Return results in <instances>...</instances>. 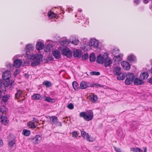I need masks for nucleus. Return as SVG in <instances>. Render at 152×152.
Segmentation results:
<instances>
[{
	"mask_svg": "<svg viewBox=\"0 0 152 152\" xmlns=\"http://www.w3.org/2000/svg\"><path fill=\"white\" fill-rule=\"evenodd\" d=\"M134 3L136 4H138L140 1L141 0H134Z\"/></svg>",
	"mask_w": 152,
	"mask_h": 152,
	"instance_id": "nucleus-51",
	"label": "nucleus"
},
{
	"mask_svg": "<svg viewBox=\"0 0 152 152\" xmlns=\"http://www.w3.org/2000/svg\"><path fill=\"white\" fill-rule=\"evenodd\" d=\"M96 84V85H94L93 87H94L95 86H98L99 87H101L102 86H101L100 84L94 83V84Z\"/></svg>",
	"mask_w": 152,
	"mask_h": 152,
	"instance_id": "nucleus-56",
	"label": "nucleus"
},
{
	"mask_svg": "<svg viewBox=\"0 0 152 152\" xmlns=\"http://www.w3.org/2000/svg\"><path fill=\"white\" fill-rule=\"evenodd\" d=\"M119 51V50H116V49H113V54L114 58H113V60L114 61H117L118 62L121 59V56L120 55H118L116 56V52H118Z\"/></svg>",
	"mask_w": 152,
	"mask_h": 152,
	"instance_id": "nucleus-10",
	"label": "nucleus"
},
{
	"mask_svg": "<svg viewBox=\"0 0 152 152\" xmlns=\"http://www.w3.org/2000/svg\"><path fill=\"white\" fill-rule=\"evenodd\" d=\"M10 96L9 95H6L3 96L2 97V101L4 102H6L9 99Z\"/></svg>",
	"mask_w": 152,
	"mask_h": 152,
	"instance_id": "nucleus-37",
	"label": "nucleus"
},
{
	"mask_svg": "<svg viewBox=\"0 0 152 152\" xmlns=\"http://www.w3.org/2000/svg\"><path fill=\"white\" fill-rule=\"evenodd\" d=\"M125 77H126V79L125 81V83L126 85H129L134 81L135 76L134 74L129 72L126 75H125Z\"/></svg>",
	"mask_w": 152,
	"mask_h": 152,
	"instance_id": "nucleus-3",
	"label": "nucleus"
},
{
	"mask_svg": "<svg viewBox=\"0 0 152 152\" xmlns=\"http://www.w3.org/2000/svg\"><path fill=\"white\" fill-rule=\"evenodd\" d=\"M100 73L99 72L92 71L90 72V75H99Z\"/></svg>",
	"mask_w": 152,
	"mask_h": 152,
	"instance_id": "nucleus-43",
	"label": "nucleus"
},
{
	"mask_svg": "<svg viewBox=\"0 0 152 152\" xmlns=\"http://www.w3.org/2000/svg\"><path fill=\"white\" fill-rule=\"evenodd\" d=\"M48 58L49 60L50 61H53V60L54 58L52 56H49Z\"/></svg>",
	"mask_w": 152,
	"mask_h": 152,
	"instance_id": "nucleus-54",
	"label": "nucleus"
},
{
	"mask_svg": "<svg viewBox=\"0 0 152 152\" xmlns=\"http://www.w3.org/2000/svg\"><path fill=\"white\" fill-rule=\"evenodd\" d=\"M88 58V53L84 54L82 56V60H86Z\"/></svg>",
	"mask_w": 152,
	"mask_h": 152,
	"instance_id": "nucleus-41",
	"label": "nucleus"
},
{
	"mask_svg": "<svg viewBox=\"0 0 152 152\" xmlns=\"http://www.w3.org/2000/svg\"><path fill=\"white\" fill-rule=\"evenodd\" d=\"M72 136L74 137H76L78 136V133L77 131H74L72 133Z\"/></svg>",
	"mask_w": 152,
	"mask_h": 152,
	"instance_id": "nucleus-46",
	"label": "nucleus"
},
{
	"mask_svg": "<svg viewBox=\"0 0 152 152\" xmlns=\"http://www.w3.org/2000/svg\"><path fill=\"white\" fill-rule=\"evenodd\" d=\"M41 137L40 136L38 135H37L33 138H32L31 139L34 140V142L35 144H38L39 143L41 140Z\"/></svg>",
	"mask_w": 152,
	"mask_h": 152,
	"instance_id": "nucleus-24",
	"label": "nucleus"
},
{
	"mask_svg": "<svg viewBox=\"0 0 152 152\" xmlns=\"http://www.w3.org/2000/svg\"><path fill=\"white\" fill-rule=\"evenodd\" d=\"M114 73L115 75L118 76L117 79L119 80H123L125 77V74L121 72V68L118 67L114 68Z\"/></svg>",
	"mask_w": 152,
	"mask_h": 152,
	"instance_id": "nucleus-2",
	"label": "nucleus"
},
{
	"mask_svg": "<svg viewBox=\"0 0 152 152\" xmlns=\"http://www.w3.org/2000/svg\"><path fill=\"white\" fill-rule=\"evenodd\" d=\"M20 73V70L19 69H17L15 71L14 74V75L15 77H16Z\"/></svg>",
	"mask_w": 152,
	"mask_h": 152,
	"instance_id": "nucleus-44",
	"label": "nucleus"
},
{
	"mask_svg": "<svg viewBox=\"0 0 152 152\" xmlns=\"http://www.w3.org/2000/svg\"><path fill=\"white\" fill-rule=\"evenodd\" d=\"M69 42H69L68 41L63 40L60 42V43L61 45L66 47L69 44Z\"/></svg>",
	"mask_w": 152,
	"mask_h": 152,
	"instance_id": "nucleus-35",
	"label": "nucleus"
},
{
	"mask_svg": "<svg viewBox=\"0 0 152 152\" xmlns=\"http://www.w3.org/2000/svg\"><path fill=\"white\" fill-rule=\"evenodd\" d=\"M30 131L26 129H24L22 131V134L26 136H29L30 134Z\"/></svg>",
	"mask_w": 152,
	"mask_h": 152,
	"instance_id": "nucleus-32",
	"label": "nucleus"
},
{
	"mask_svg": "<svg viewBox=\"0 0 152 152\" xmlns=\"http://www.w3.org/2000/svg\"><path fill=\"white\" fill-rule=\"evenodd\" d=\"M34 49L33 46L31 44H28L26 47V55H29L31 51H32Z\"/></svg>",
	"mask_w": 152,
	"mask_h": 152,
	"instance_id": "nucleus-9",
	"label": "nucleus"
},
{
	"mask_svg": "<svg viewBox=\"0 0 152 152\" xmlns=\"http://www.w3.org/2000/svg\"><path fill=\"white\" fill-rule=\"evenodd\" d=\"M148 76V74L147 72H143L140 74V77L142 79L145 80L147 78Z\"/></svg>",
	"mask_w": 152,
	"mask_h": 152,
	"instance_id": "nucleus-26",
	"label": "nucleus"
},
{
	"mask_svg": "<svg viewBox=\"0 0 152 152\" xmlns=\"http://www.w3.org/2000/svg\"><path fill=\"white\" fill-rule=\"evenodd\" d=\"M89 60L90 62H94L95 60V56L94 53H92L90 54L89 56Z\"/></svg>",
	"mask_w": 152,
	"mask_h": 152,
	"instance_id": "nucleus-31",
	"label": "nucleus"
},
{
	"mask_svg": "<svg viewBox=\"0 0 152 152\" xmlns=\"http://www.w3.org/2000/svg\"><path fill=\"white\" fill-rule=\"evenodd\" d=\"M79 42V41L78 40L75 39L72 41L71 42L70 41V42H71L72 43L74 44L75 45L78 44V42Z\"/></svg>",
	"mask_w": 152,
	"mask_h": 152,
	"instance_id": "nucleus-49",
	"label": "nucleus"
},
{
	"mask_svg": "<svg viewBox=\"0 0 152 152\" xmlns=\"http://www.w3.org/2000/svg\"><path fill=\"white\" fill-rule=\"evenodd\" d=\"M22 62L21 59H17L15 60L14 62V66L16 67H19L22 64Z\"/></svg>",
	"mask_w": 152,
	"mask_h": 152,
	"instance_id": "nucleus-15",
	"label": "nucleus"
},
{
	"mask_svg": "<svg viewBox=\"0 0 152 152\" xmlns=\"http://www.w3.org/2000/svg\"><path fill=\"white\" fill-rule=\"evenodd\" d=\"M114 148L115 151L117 152H121V150L120 148H117L116 147H114Z\"/></svg>",
	"mask_w": 152,
	"mask_h": 152,
	"instance_id": "nucleus-50",
	"label": "nucleus"
},
{
	"mask_svg": "<svg viewBox=\"0 0 152 152\" xmlns=\"http://www.w3.org/2000/svg\"><path fill=\"white\" fill-rule=\"evenodd\" d=\"M83 52L80 50L77 49L73 51V55L75 58H80Z\"/></svg>",
	"mask_w": 152,
	"mask_h": 152,
	"instance_id": "nucleus-7",
	"label": "nucleus"
},
{
	"mask_svg": "<svg viewBox=\"0 0 152 152\" xmlns=\"http://www.w3.org/2000/svg\"><path fill=\"white\" fill-rule=\"evenodd\" d=\"M81 135L84 138H86L88 141H91L89 135L85 132L83 131H81Z\"/></svg>",
	"mask_w": 152,
	"mask_h": 152,
	"instance_id": "nucleus-19",
	"label": "nucleus"
},
{
	"mask_svg": "<svg viewBox=\"0 0 152 152\" xmlns=\"http://www.w3.org/2000/svg\"><path fill=\"white\" fill-rule=\"evenodd\" d=\"M67 107L69 109L72 110L74 108V105L72 103H70L67 105Z\"/></svg>",
	"mask_w": 152,
	"mask_h": 152,
	"instance_id": "nucleus-47",
	"label": "nucleus"
},
{
	"mask_svg": "<svg viewBox=\"0 0 152 152\" xmlns=\"http://www.w3.org/2000/svg\"><path fill=\"white\" fill-rule=\"evenodd\" d=\"M9 145L11 147L13 146L15 144V141L14 140H13L9 142Z\"/></svg>",
	"mask_w": 152,
	"mask_h": 152,
	"instance_id": "nucleus-48",
	"label": "nucleus"
},
{
	"mask_svg": "<svg viewBox=\"0 0 152 152\" xmlns=\"http://www.w3.org/2000/svg\"><path fill=\"white\" fill-rule=\"evenodd\" d=\"M40 97L41 96L39 94H34L33 96H32L31 99H32L35 100L39 99Z\"/></svg>",
	"mask_w": 152,
	"mask_h": 152,
	"instance_id": "nucleus-34",
	"label": "nucleus"
},
{
	"mask_svg": "<svg viewBox=\"0 0 152 152\" xmlns=\"http://www.w3.org/2000/svg\"><path fill=\"white\" fill-rule=\"evenodd\" d=\"M127 59L130 62H133L136 61V57L133 54H131L130 55L128 56Z\"/></svg>",
	"mask_w": 152,
	"mask_h": 152,
	"instance_id": "nucleus-21",
	"label": "nucleus"
},
{
	"mask_svg": "<svg viewBox=\"0 0 152 152\" xmlns=\"http://www.w3.org/2000/svg\"><path fill=\"white\" fill-rule=\"evenodd\" d=\"M56 14L50 11H49L48 13V17L50 18H53L55 17Z\"/></svg>",
	"mask_w": 152,
	"mask_h": 152,
	"instance_id": "nucleus-39",
	"label": "nucleus"
},
{
	"mask_svg": "<svg viewBox=\"0 0 152 152\" xmlns=\"http://www.w3.org/2000/svg\"><path fill=\"white\" fill-rule=\"evenodd\" d=\"M44 44L41 42H39L37 43L36 45V48L37 50H42L44 47Z\"/></svg>",
	"mask_w": 152,
	"mask_h": 152,
	"instance_id": "nucleus-23",
	"label": "nucleus"
},
{
	"mask_svg": "<svg viewBox=\"0 0 152 152\" xmlns=\"http://www.w3.org/2000/svg\"><path fill=\"white\" fill-rule=\"evenodd\" d=\"M72 85L73 88L75 90H77L80 88V87H79V85L77 81H74L72 83Z\"/></svg>",
	"mask_w": 152,
	"mask_h": 152,
	"instance_id": "nucleus-29",
	"label": "nucleus"
},
{
	"mask_svg": "<svg viewBox=\"0 0 152 152\" xmlns=\"http://www.w3.org/2000/svg\"><path fill=\"white\" fill-rule=\"evenodd\" d=\"M44 60L45 61V63H48L49 60L48 59V58H45L44 57Z\"/></svg>",
	"mask_w": 152,
	"mask_h": 152,
	"instance_id": "nucleus-52",
	"label": "nucleus"
},
{
	"mask_svg": "<svg viewBox=\"0 0 152 152\" xmlns=\"http://www.w3.org/2000/svg\"><path fill=\"white\" fill-rule=\"evenodd\" d=\"M61 51V54L63 55L66 56L68 58H70L72 56V52L69 48H64Z\"/></svg>",
	"mask_w": 152,
	"mask_h": 152,
	"instance_id": "nucleus-5",
	"label": "nucleus"
},
{
	"mask_svg": "<svg viewBox=\"0 0 152 152\" xmlns=\"http://www.w3.org/2000/svg\"><path fill=\"white\" fill-rule=\"evenodd\" d=\"M91 99L93 102H95L97 99V97L96 95H93L91 97Z\"/></svg>",
	"mask_w": 152,
	"mask_h": 152,
	"instance_id": "nucleus-42",
	"label": "nucleus"
},
{
	"mask_svg": "<svg viewBox=\"0 0 152 152\" xmlns=\"http://www.w3.org/2000/svg\"><path fill=\"white\" fill-rule=\"evenodd\" d=\"M43 84L45 85L47 87H49L51 86V83L48 81H45Z\"/></svg>",
	"mask_w": 152,
	"mask_h": 152,
	"instance_id": "nucleus-38",
	"label": "nucleus"
},
{
	"mask_svg": "<svg viewBox=\"0 0 152 152\" xmlns=\"http://www.w3.org/2000/svg\"><path fill=\"white\" fill-rule=\"evenodd\" d=\"M52 54L54 57L56 59L60 58L61 57V55L60 52L57 50H53Z\"/></svg>",
	"mask_w": 152,
	"mask_h": 152,
	"instance_id": "nucleus-14",
	"label": "nucleus"
},
{
	"mask_svg": "<svg viewBox=\"0 0 152 152\" xmlns=\"http://www.w3.org/2000/svg\"><path fill=\"white\" fill-rule=\"evenodd\" d=\"M123 69L126 70H129L130 68V65L129 63L126 61H123L121 63Z\"/></svg>",
	"mask_w": 152,
	"mask_h": 152,
	"instance_id": "nucleus-12",
	"label": "nucleus"
},
{
	"mask_svg": "<svg viewBox=\"0 0 152 152\" xmlns=\"http://www.w3.org/2000/svg\"><path fill=\"white\" fill-rule=\"evenodd\" d=\"M80 116L87 121L91 120L93 118V113L92 110H89L87 111L86 112H82L80 114Z\"/></svg>",
	"mask_w": 152,
	"mask_h": 152,
	"instance_id": "nucleus-1",
	"label": "nucleus"
},
{
	"mask_svg": "<svg viewBox=\"0 0 152 152\" xmlns=\"http://www.w3.org/2000/svg\"><path fill=\"white\" fill-rule=\"evenodd\" d=\"M14 83V80H11L10 81V85L12 86V84Z\"/></svg>",
	"mask_w": 152,
	"mask_h": 152,
	"instance_id": "nucleus-60",
	"label": "nucleus"
},
{
	"mask_svg": "<svg viewBox=\"0 0 152 152\" xmlns=\"http://www.w3.org/2000/svg\"><path fill=\"white\" fill-rule=\"evenodd\" d=\"M24 64L25 65H27L28 64H29V63L28 62H27L24 61Z\"/></svg>",
	"mask_w": 152,
	"mask_h": 152,
	"instance_id": "nucleus-62",
	"label": "nucleus"
},
{
	"mask_svg": "<svg viewBox=\"0 0 152 152\" xmlns=\"http://www.w3.org/2000/svg\"><path fill=\"white\" fill-rule=\"evenodd\" d=\"M57 123H58V125L61 126V124L60 122H59L57 121Z\"/></svg>",
	"mask_w": 152,
	"mask_h": 152,
	"instance_id": "nucleus-63",
	"label": "nucleus"
},
{
	"mask_svg": "<svg viewBox=\"0 0 152 152\" xmlns=\"http://www.w3.org/2000/svg\"><path fill=\"white\" fill-rule=\"evenodd\" d=\"M143 149H144V152H146L147 150L146 147H144ZM131 151L133 152H142L141 149L139 148H132L131 149Z\"/></svg>",
	"mask_w": 152,
	"mask_h": 152,
	"instance_id": "nucleus-22",
	"label": "nucleus"
},
{
	"mask_svg": "<svg viewBox=\"0 0 152 152\" xmlns=\"http://www.w3.org/2000/svg\"><path fill=\"white\" fill-rule=\"evenodd\" d=\"M148 82L152 84V78H151L148 79Z\"/></svg>",
	"mask_w": 152,
	"mask_h": 152,
	"instance_id": "nucleus-53",
	"label": "nucleus"
},
{
	"mask_svg": "<svg viewBox=\"0 0 152 152\" xmlns=\"http://www.w3.org/2000/svg\"><path fill=\"white\" fill-rule=\"evenodd\" d=\"M44 100L46 102L51 103H53L55 102V99H52L49 97L45 96Z\"/></svg>",
	"mask_w": 152,
	"mask_h": 152,
	"instance_id": "nucleus-33",
	"label": "nucleus"
},
{
	"mask_svg": "<svg viewBox=\"0 0 152 152\" xmlns=\"http://www.w3.org/2000/svg\"><path fill=\"white\" fill-rule=\"evenodd\" d=\"M89 44L92 46L97 47L99 46V43L96 39H94L90 40Z\"/></svg>",
	"mask_w": 152,
	"mask_h": 152,
	"instance_id": "nucleus-13",
	"label": "nucleus"
},
{
	"mask_svg": "<svg viewBox=\"0 0 152 152\" xmlns=\"http://www.w3.org/2000/svg\"><path fill=\"white\" fill-rule=\"evenodd\" d=\"M104 58L103 56L99 55L97 56L96 62L99 63L103 64L104 62Z\"/></svg>",
	"mask_w": 152,
	"mask_h": 152,
	"instance_id": "nucleus-16",
	"label": "nucleus"
},
{
	"mask_svg": "<svg viewBox=\"0 0 152 152\" xmlns=\"http://www.w3.org/2000/svg\"><path fill=\"white\" fill-rule=\"evenodd\" d=\"M30 58L33 61L36 59H38L40 62H42L43 55L41 54H35L31 56Z\"/></svg>",
	"mask_w": 152,
	"mask_h": 152,
	"instance_id": "nucleus-6",
	"label": "nucleus"
},
{
	"mask_svg": "<svg viewBox=\"0 0 152 152\" xmlns=\"http://www.w3.org/2000/svg\"><path fill=\"white\" fill-rule=\"evenodd\" d=\"M24 75L25 76L26 78H28L29 77V75L28 74L25 73Z\"/></svg>",
	"mask_w": 152,
	"mask_h": 152,
	"instance_id": "nucleus-59",
	"label": "nucleus"
},
{
	"mask_svg": "<svg viewBox=\"0 0 152 152\" xmlns=\"http://www.w3.org/2000/svg\"><path fill=\"white\" fill-rule=\"evenodd\" d=\"M0 111L2 113V115L6 116L7 115L8 110L5 106H1L0 107Z\"/></svg>",
	"mask_w": 152,
	"mask_h": 152,
	"instance_id": "nucleus-17",
	"label": "nucleus"
},
{
	"mask_svg": "<svg viewBox=\"0 0 152 152\" xmlns=\"http://www.w3.org/2000/svg\"><path fill=\"white\" fill-rule=\"evenodd\" d=\"M11 76V72L9 70H7L4 72L2 74V77L3 80H9Z\"/></svg>",
	"mask_w": 152,
	"mask_h": 152,
	"instance_id": "nucleus-8",
	"label": "nucleus"
},
{
	"mask_svg": "<svg viewBox=\"0 0 152 152\" xmlns=\"http://www.w3.org/2000/svg\"><path fill=\"white\" fill-rule=\"evenodd\" d=\"M12 66V64H9L8 65H7V67L9 68H11Z\"/></svg>",
	"mask_w": 152,
	"mask_h": 152,
	"instance_id": "nucleus-58",
	"label": "nucleus"
},
{
	"mask_svg": "<svg viewBox=\"0 0 152 152\" xmlns=\"http://www.w3.org/2000/svg\"><path fill=\"white\" fill-rule=\"evenodd\" d=\"M50 121L51 120L53 124H55L57 123L58 118L56 116H53L50 117Z\"/></svg>",
	"mask_w": 152,
	"mask_h": 152,
	"instance_id": "nucleus-27",
	"label": "nucleus"
},
{
	"mask_svg": "<svg viewBox=\"0 0 152 152\" xmlns=\"http://www.w3.org/2000/svg\"><path fill=\"white\" fill-rule=\"evenodd\" d=\"M0 118L1 119V123L4 125H6L9 122V120L6 115H2Z\"/></svg>",
	"mask_w": 152,
	"mask_h": 152,
	"instance_id": "nucleus-11",
	"label": "nucleus"
},
{
	"mask_svg": "<svg viewBox=\"0 0 152 152\" xmlns=\"http://www.w3.org/2000/svg\"><path fill=\"white\" fill-rule=\"evenodd\" d=\"M28 126H30L31 128L33 129H35L36 127L34 123V122H32V121L29 122Z\"/></svg>",
	"mask_w": 152,
	"mask_h": 152,
	"instance_id": "nucleus-36",
	"label": "nucleus"
},
{
	"mask_svg": "<svg viewBox=\"0 0 152 152\" xmlns=\"http://www.w3.org/2000/svg\"><path fill=\"white\" fill-rule=\"evenodd\" d=\"M150 0H143V1L145 4H146L148 3Z\"/></svg>",
	"mask_w": 152,
	"mask_h": 152,
	"instance_id": "nucleus-57",
	"label": "nucleus"
},
{
	"mask_svg": "<svg viewBox=\"0 0 152 152\" xmlns=\"http://www.w3.org/2000/svg\"><path fill=\"white\" fill-rule=\"evenodd\" d=\"M104 61V65L105 67H107L110 65L112 63L111 59L108 57V56L106 57Z\"/></svg>",
	"mask_w": 152,
	"mask_h": 152,
	"instance_id": "nucleus-20",
	"label": "nucleus"
},
{
	"mask_svg": "<svg viewBox=\"0 0 152 152\" xmlns=\"http://www.w3.org/2000/svg\"><path fill=\"white\" fill-rule=\"evenodd\" d=\"M151 72L152 74V68H151Z\"/></svg>",
	"mask_w": 152,
	"mask_h": 152,
	"instance_id": "nucleus-64",
	"label": "nucleus"
},
{
	"mask_svg": "<svg viewBox=\"0 0 152 152\" xmlns=\"http://www.w3.org/2000/svg\"><path fill=\"white\" fill-rule=\"evenodd\" d=\"M3 85V81L1 79H0V88H1V86Z\"/></svg>",
	"mask_w": 152,
	"mask_h": 152,
	"instance_id": "nucleus-55",
	"label": "nucleus"
},
{
	"mask_svg": "<svg viewBox=\"0 0 152 152\" xmlns=\"http://www.w3.org/2000/svg\"><path fill=\"white\" fill-rule=\"evenodd\" d=\"M8 80L4 82V84L6 87H8L10 85V81L9 80Z\"/></svg>",
	"mask_w": 152,
	"mask_h": 152,
	"instance_id": "nucleus-45",
	"label": "nucleus"
},
{
	"mask_svg": "<svg viewBox=\"0 0 152 152\" xmlns=\"http://www.w3.org/2000/svg\"><path fill=\"white\" fill-rule=\"evenodd\" d=\"M0 145H3V142L2 140H0Z\"/></svg>",
	"mask_w": 152,
	"mask_h": 152,
	"instance_id": "nucleus-61",
	"label": "nucleus"
},
{
	"mask_svg": "<svg viewBox=\"0 0 152 152\" xmlns=\"http://www.w3.org/2000/svg\"><path fill=\"white\" fill-rule=\"evenodd\" d=\"M139 126V124L137 123H135L134 124L133 126L131 127L132 130L135 131V130L138 128Z\"/></svg>",
	"mask_w": 152,
	"mask_h": 152,
	"instance_id": "nucleus-40",
	"label": "nucleus"
},
{
	"mask_svg": "<svg viewBox=\"0 0 152 152\" xmlns=\"http://www.w3.org/2000/svg\"><path fill=\"white\" fill-rule=\"evenodd\" d=\"M96 84H92L91 83H87L85 81H82L80 83V88L81 89H84L89 87H93Z\"/></svg>",
	"mask_w": 152,
	"mask_h": 152,
	"instance_id": "nucleus-4",
	"label": "nucleus"
},
{
	"mask_svg": "<svg viewBox=\"0 0 152 152\" xmlns=\"http://www.w3.org/2000/svg\"><path fill=\"white\" fill-rule=\"evenodd\" d=\"M144 82L138 78H136L134 80V83L136 85H141L144 83Z\"/></svg>",
	"mask_w": 152,
	"mask_h": 152,
	"instance_id": "nucleus-18",
	"label": "nucleus"
},
{
	"mask_svg": "<svg viewBox=\"0 0 152 152\" xmlns=\"http://www.w3.org/2000/svg\"><path fill=\"white\" fill-rule=\"evenodd\" d=\"M40 62L38 59H36L33 61L31 62V66L33 67H34L37 66H39L40 64V62Z\"/></svg>",
	"mask_w": 152,
	"mask_h": 152,
	"instance_id": "nucleus-25",
	"label": "nucleus"
},
{
	"mask_svg": "<svg viewBox=\"0 0 152 152\" xmlns=\"http://www.w3.org/2000/svg\"><path fill=\"white\" fill-rule=\"evenodd\" d=\"M22 91L19 89L17 90V92L15 94V97L16 98H18L19 97L21 96L22 94Z\"/></svg>",
	"mask_w": 152,
	"mask_h": 152,
	"instance_id": "nucleus-30",
	"label": "nucleus"
},
{
	"mask_svg": "<svg viewBox=\"0 0 152 152\" xmlns=\"http://www.w3.org/2000/svg\"><path fill=\"white\" fill-rule=\"evenodd\" d=\"M53 48V45L52 44H50L48 45L45 48V50L46 52H50Z\"/></svg>",
	"mask_w": 152,
	"mask_h": 152,
	"instance_id": "nucleus-28",
	"label": "nucleus"
}]
</instances>
